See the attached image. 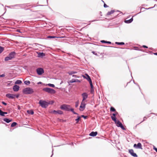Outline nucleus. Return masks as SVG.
Listing matches in <instances>:
<instances>
[{"mask_svg":"<svg viewBox=\"0 0 157 157\" xmlns=\"http://www.w3.org/2000/svg\"><path fill=\"white\" fill-rule=\"evenodd\" d=\"M0 115L2 116H4V112L2 111L1 109H0Z\"/></svg>","mask_w":157,"mask_h":157,"instance_id":"nucleus-31","label":"nucleus"},{"mask_svg":"<svg viewBox=\"0 0 157 157\" xmlns=\"http://www.w3.org/2000/svg\"><path fill=\"white\" fill-rule=\"evenodd\" d=\"M70 106L68 105H63L60 107V108L62 109H64L67 111H70Z\"/></svg>","mask_w":157,"mask_h":157,"instance_id":"nucleus-6","label":"nucleus"},{"mask_svg":"<svg viewBox=\"0 0 157 157\" xmlns=\"http://www.w3.org/2000/svg\"><path fill=\"white\" fill-rule=\"evenodd\" d=\"M48 85L49 86H51V87H55L54 85V84H48Z\"/></svg>","mask_w":157,"mask_h":157,"instance_id":"nucleus-33","label":"nucleus"},{"mask_svg":"<svg viewBox=\"0 0 157 157\" xmlns=\"http://www.w3.org/2000/svg\"><path fill=\"white\" fill-rule=\"evenodd\" d=\"M16 55V53L15 52H12L10 53L9 55L5 58V60L6 61H7L11 60L12 59L14 58Z\"/></svg>","mask_w":157,"mask_h":157,"instance_id":"nucleus-1","label":"nucleus"},{"mask_svg":"<svg viewBox=\"0 0 157 157\" xmlns=\"http://www.w3.org/2000/svg\"><path fill=\"white\" fill-rule=\"evenodd\" d=\"M39 104L43 108H46L48 105V103L45 101L40 100L39 102Z\"/></svg>","mask_w":157,"mask_h":157,"instance_id":"nucleus-4","label":"nucleus"},{"mask_svg":"<svg viewBox=\"0 0 157 157\" xmlns=\"http://www.w3.org/2000/svg\"><path fill=\"white\" fill-rule=\"evenodd\" d=\"M82 101H85L86 99L88 97V94L86 93H84L82 94Z\"/></svg>","mask_w":157,"mask_h":157,"instance_id":"nucleus-11","label":"nucleus"},{"mask_svg":"<svg viewBox=\"0 0 157 157\" xmlns=\"http://www.w3.org/2000/svg\"><path fill=\"white\" fill-rule=\"evenodd\" d=\"M72 77H76V78H79V76H78L76 75H73Z\"/></svg>","mask_w":157,"mask_h":157,"instance_id":"nucleus-41","label":"nucleus"},{"mask_svg":"<svg viewBox=\"0 0 157 157\" xmlns=\"http://www.w3.org/2000/svg\"><path fill=\"white\" fill-rule=\"evenodd\" d=\"M37 53L38 57H42L45 56V54L43 52H38Z\"/></svg>","mask_w":157,"mask_h":157,"instance_id":"nucleus-17","label":"nucleus"},{"mask_svg":"<svg viewBox=\"0 0 157 157\" xmlns=\"http://www.w3.org/2000/svg\"><path fill=\"white\" fill-rule=\"evenodd\" d=\"M117 126L118 127H121L122 129L124 130L125 129L124 128L123 125L122 123L119 121H116V122H115Z\"/></svg>","mask_w":157,"mask_h":157,"instance_id":"nucleus-8","label":"nucleus"},{"mask_svg":"<svg viewBox=\"0 0 157 157\" xmlns=\"http://www.w3.org/2000/svg\"><path fill=\"white\" fill-rule=\"evenodd\" d=\"M43 90L50 94H54L56 92L55 90L49 88H44L43 89Z\"/></svg>","mask_w":157,"mask_h":157,"instance_id":"nucleus-3","label":"nucleus"},{"mask_svg":"<svg viewBox=\"0 0 157 157\" xmlns=\"http://www.w3.org/2000/svg\"><path fill=\"white\" fill-rule=\"evenodd\" d=\"M85 75L86 76V77L85 76L83 75L82 76V77L86 79L89 82L90 84H91L92 83V82L91 80V79L89 76V75H88V74H86Z\"/></svg>","mask_w":157,"mask_h":157,"instance_id":"nucleus-9","label":"nucleus"},{"mask_svg":"<svg viewBox=\"0 0 157 157\" xmlns=\"http://www.w3.org/2000/svg\"><path fill=\"white\" fill-rule=\"evenodd\" d=\"M77 73V72L74 71H71L68 72V74L70 75H72L73 74H75Z\"/></svg>","mask_w":157,"mask_h":157,"instance_id":"nucleus-21","label":"nucleus"},{"mask_svg":"<svg viewBox=\"0 0 157 157\" xmlns=\"http://www.w3.org/2000/svg\"><path fill=\"white\" fill-rule=\"evenodd\" d=\"M117 113H118L117 112H116L115 113H113V114H112L113 116H111V118L112 120L113 121H114V122H116V115Z\"/></svg>","mask_w":157,"mask_h":157,"instance_id":"nucleus-14","label":"nucleus"},{"mask_svg":"<svg viewBox=\"0 0 157 157\" xmlns=\"http://www.w3.org/2000/svg\"><path fill=\"white\" fill-rule=\"evenodd\" d=\"M3 120H4V121L6 122H7V123H9L12 121L11 120H10L8 118H4L3 119Z\"/></svg>","mask_w":157,"mask_h":157,"instance_id":"nucleus-19","label":"nucleus"},{"mask_svg":"<svg viewBox=\"0 0 157 157\" xmlns=\"http://www.w3.org/2000/svg\"><path fill=\"white\" fill-rule=\"evenodd\" d=\"M2 103L3 104H4V105H6V104H7L5 102H4V101H2Z\"/></svg>","mask_w":157,"mask_h":157,"instance_id":"nucleus-43","label":"nucleus"},{"mask_svg":"<svg viewBox=\"0 0 157 157\" xmlns=\"http://www.w3.org/2000/svg\"><path fill=\"white\" fill-rule=\"evenodd\" d=\"M17 108L18 109H20V107L19 105H18L17 106Z\"/></svg>","mask_w":157,"mask_h":157,"instance_id":"nucleus-46","label":"nucleus"},{"mask_svg":"<svg viewBox=\"0 0 157 157\" xmlns=\"http://www.w3.org/2000/svg\"><path fill=\"white\" fill-rule=\"evenodd\" d=\"M70 111L72 112L75 114L78 115V114L77 113L74 112L73 109H72V108H70Z\"/></svg>","mask_w":157,"mask_h":157,"instance_id":"nucleus-28","label":"nucleus"},{"mask_svg":"<svg viewBox=\"0 0 157 157\" xmlns=\"http://www.w3.org/2000/svg\"><path fill=\"white\" fill-rule=\"evenodd\" d=\"M86 103L85 101H82L80 106L79 110L80 111H83L86 107Z\"/></svg>","mask_w":157,"mask_h":157,"instance_id":"nucleus-5","label":"nucleus"},{"mask_svg":"<svg viewBox=\"0 0 157 157\" xmlns=\"http://www.w3.org/2000/svg\"><path fill=\"white\" fill-rule=\"evenodd\" d=\"M98 132H92L89 135L91 136H96Z\"/></svg>","mask_w":157,"mask_h":157,"instance_id":"nucleus-16","label":"nucleus"},{"mask_svg":"<svg viewBox=\"0 0 157 157\" xmlns=\"http://www.w3.org/2000/svg\"><path fill=\"white\" fill-rule=\"evenodd\" d=\"M0 76L1 77H4L5 76V75L4 74H2L0 75Z\"/></svg>","mask_w":157,"mask_h":157,"instance_id":"nucleus-42","label":"nucleus"},{"mask_svg":"<svg viewBox=\"0 0 157 157\" xmlns=\"http://www.w3.org/2000/svg\"><path fill=\"white\" fill-rule=\"evenodd\" d=\"M19 96V94H17V95H15V97H16L17 98H18Z\"/></svg>","mask_w":157,"mask_h":157,"instance_id":"nucleus-44","label":"nucleus"},{"mask_svg":"<svg viewBox=\"0 0 157 157\" xmlns=\"http://www.w3.org/2000/svg\"><path fill=\"white\" fill-rule=\"evenodd\" d=\"M102 42H105L104 40H102L101 41Z\"/></svg>","mask_w":157,"mask_h":157,"instance_id":"nucleus-51","label":"nucleus"},{"mask_svg":"<svg viewBox=\"0 0 157 157\" xmlns=\"http://www.w3.org/2000/svg\"><path fill=\"white\" fill-rule=\"evenodd\" d=\"M19 88V86L17 85H15L13 87V90L14 91H18Z\"/></svg>","mask_w":157,"mask_h":157,"instance_id":"nucleus-15","label":"nucleus"},{"mask_svg":"<svg viewBox=\"0 0 157 157\" xmlns=\"http://www.w3.org/2000/svg\"><path fill=\"white\" fill-rule=\"evenodd\" d=\"M114 11H111L110 12H108L107 14L108 15H110V14L113 13Z\"/></svg>","mask_w":157,"mask_h":157,"instance_id":"nucleus-35","label":"nucleus"},{"mask_svg":"<svg viewBox=\"0 0 157 157\" xmlns=\"http://www.w3.org/2000/svg\"><path fill=\"white\" fill-rule=\"evenodd\" d=\"M69 82L70 83H73L75 82V79H73L70 81Z\"/></svg>","mask_w":157,"mask_h":157,"instance_id":"nucleus-32","label":"nucleus"},{"mask_svg":"<svg viewBox=\"0 0 157 157\" xmlns=\"http://www.w3.org/2000/svg\"><path fill=\"white\" fill-rule=\"evenodd\" d=\"M106 6V5L104 4V7H105Z\"/></svg>","mask_w":157,"mask_h":157,"instance_id":"nucleus-54","label":"nucleus"},{"mask_svg":"<svg viewBox=\"0 0 157 157\" xmlns=\"http://www.w3.org/2000/svg\"><path fill=\"white\" fill-rule=\"evenodd\" d=\"M108 43H110V42H108Z\"/></svg>","mask_w":157,"mask_h":157,"instance_id":"nucleus-55","label":"nucleus"},{"mask_svg":"<svg viewBox=\"0 0 157 157\" xmlns=\"http://www.w3.org/2000/svg\"><path fill=\"white\" fill-rule=\"evenodd\" d=\"M143 47L144 48H148L147 47V46H143Z\"/></svg>","mask_w":157,"mask_h":157,"instance_id":"nucleus-45","label":"nucleus"},{"mask_svg":"<svg viewBox=\"0 0 157 157\" xmlns=\"http://www.w3.org/2000/svg\"><path fill=\"white\" fill-rule=\"evenodd\" d=\"M30 82L29 81H26L24 82V83L26 85H29L30 84Z\"/></svg>","mask_w":157,"mask_h":157,"instance_id":"nucleus-26","label":"nucleus"},{"mask_svg":"<svg viewBox=\"0 0 157 157\" xmlns=\"http://www.w3.org/2000/svg\"><path fill=\"white\" fill-rule=\"evenodd\" d=\"M92 52L94 54L97 55L96 54H95V52Z\"/></svg>","mask_w":157,"mask_h":157,"instance_id":"nucleus-50","label":"nucleus"},{"mask_svg":"<svg viewBox=\"0 0 157 157\" xmlns=\"http://www.w3.org/2000/svg\"><path fill=\"white\" fill-rule=\"evenodd\" d=\"M90 86H91V89H90V93L91 94H93L94 92V89H93V85L92 83L91 84H90Z\"/></svg>","mask_w":157,"mask_h":157,"instance_id":"nucleus-18","label":"nucleus"},{"mask_svg":"<svg viewBox=\"0 0 157 157\" xmlns=\"http://www.w3.org/2000/svg\"><path fill=\"white\" fill-rule=\"evenodd\" d=\"M154 54L155 55H157V52L155 53Z\"/></svg>","mask_w":157,"mask_h":157,"instance_id":"nucleus-52","label":"nucleus"},{"mask_svg":"<svg viewBox=\"0 0 157 157\" xmlns=\"http://www.w3.org/2000/svg\"><path fill=\"white\" fill-rule=\"evenodd\" d=\"M7 112H4V114H7Z\"/></svg>","mask_w":157,"mask_h":157,"instance_id":"nucleus-48","label":"nucleus"},{"mask_svg":"<svg viewBox=\"0 0 157 157\" xmlns=\"http://www.w3.org/2000/svg\"><path fill=\"white\" fill-rule=\"evenodd\" d=\"M81 117H83L84 119H86V117H87V116H85L84 115H82L81 116Z\"/></svg>","mask_w":157,"mask_h":157,"instance_id":"nucleus-39","label":"nucleus"},{"mask_svg":"<svg viewBox=\"0 0 157 157\" xmlns=\"http://www.w3.org/2000/svg\"><path fill=\"white\" fill-rule=\"evenodd\" d=\"M129 153L133 156L135 157H137V155L134 152V151L133 149H129L128 150Z\"/></svg>","mask_w":157,"mask_h":157,"instance_id":"nucleus-12","label":"nucleus"},{"mask_svg":"<svg viewBox=\"0 0 157 157\" xmlns=\"http://www.w3.org/2000/svg\"><path fill=\"white\" fill-rule=\"evenodd\" d=\"M36 72L37 74L39 75H42L44 73V69L41 68H37L36 69Z\"/></svg>","mask_w":157,"mask_h":157,"instance_id":"nucleus-7","label":"nucleus"},{"mask_svg":"<svg viewBox=\"0 0 157 157\" xmlns=\"http://www.w3.org/2000/svg\"><path fill=\"white\" fill-rule=\"evenodd\" d=\"M6 97L10 98H14L15 97V95L8 94H6Z\"/></svg>","mask_w":157,"mask_h":157,"instance_id":"nucleus-13","label":"nucleus"},{"mask_svg":"<svg viewBox=\"0 0 157 157\" xmlns=\"http://www.w3.org/2000/svg\"><path fill=\"white\" fill-rule=\"evenodd\" d=\"M110 111H113V112H115L116 111V109H115L113 107H111L110 108Z\"/></svg>","mask_w":157,"mask_h":157,"instance_id":"nucleus-27","label":"nucleus"},{"mask_svg":"<svg viewBox=\"0 0 157 157\" xmlns=\"http://www.w3.org/2000/svg\"><path fill=\"white\" fill-rule=\"evenodd\" d=\"M21 83H22L21 81L20 80H17L16 81V82H15V83L16 84H20Z\"/></svg>","mask_w":157,"mask_h":157,"instance_id":"nucleus-23","label":"nucleus"},{"mask_svg":"<svg viewBox=\"0 0 157 157\" xmlns=\"http://www.w3.org/2000/svg\"><path fill=\"white\" fill-rule=\"evenodd\" d=\"M3 50H0V53H2L3 52Z\"/></svg>","mask_w":157,"mask_h":157,"instance_id":"nucleus-47","label":"nucleus"},{"mask_svg":"<svg viewBox=\"0 0 157 157\" xmlns=\"http://www.w3.org/2000/svg\"><path fill=\"white\" fill-rule=\"evenodd\" d=\"M17 124V123L14 122L11 125V127H14Z\"/></svg>","mask_w":157,"mask_h":157,"instance_id":"nucleus-24","label":"nucleus"},{"mask_svg":"<svg viewBox=\"0 0 157 157\" xmlns=\"http://www.w3.org/2000/svg\"><path fill=\"white\" fill-rule=\"evenodd\" d=\"M153 149L157 152V148L155 146H153Z\"/></svg>","mask_w":157,"mask_h":157,"instance_id":"nucleus-38","label":"nucleus"},{"mask_svg":"<svg viewBox=\"0 0 157 157\" xmlns=\"http://www.w3.org/2000/svg\"><path fill=\"white\" fill-rule=\"evenodd\" d=\"M34 92L33 89L30 87H27L23 90V93L25 94H31Z\"/></svg>","mask_w":157,"mask_h":157,"instance_id":"nucleus-2","label":"nucleus"},{"mask_svg":"<svg viewBox=\"0 0 157 157\" xmlns=\"http://www.w3.org/2000/svg\"><path fill=\"white\" fill-rule=\"evenodd\" d=\"M116 44H124V43H123V42H121V43L116 42Z\"/></svg>","mask_w":157,"mask_h":157,"instance_id":"nucleus-36","label":"nucleus"},{"mask_svg":"<svg viewBox=\"0 0 157 157\" xmlns=\"http://www.w3.org/2000/svg\"><path fill=\"white\" fill-rule=\"evenodd\" d=\"M81 118V117L80 116H78V118L75 119V121H77L76 123H77L78 121L80 120Z\"/></svg>","mask_w":157,"mask_h":157,"instance_id":"nucleus-29","label":"nucleus"},{"mask_svg":"<svg viewBox=\"0 0 157 157\" xmlns=\"http://www.w3.org/2000/svg\"><path fill=\"white\" fill-rule=\"evenodd\" d=\"M78 104H79V102L78 101H77V102H76L75 105V106L76 107H77L78 106Z\"/></svg>","mask_w":157,"mask_h":157,"instance_id":"nucleus-34","label":"nucleus"},{"mask_svg":"<svg viewBox=\"0 0 157 157\" xmlns=\"http://www.w3.org/2000/svg\"><path fill=\"white\" fill-rule=\"evenodd\" d=\"M27 112L28 114L33 115L34 113V112L32 110H28L27 111Z\"/></svg>","mask_w":157,"mask_h":157,"instance_id":"nucleus-20","label":"nucleus"},{"mask_svg":"<svg viewBox=\"0 0 157 157\" xmlns=\"http://www.w3.org/2000/svg\"><path fill=\"white\" fill-rule=\"evenodd\" d=\"M75 82H80L81 81L78 79H75Z\"/></svg>","mask_w":157,"mask_h":157,"instance_id":"nucleus-37","label":"nucleus"},{"mask_svg":"<svg viewBox=\"0 0 157 157\" xmlns=\"http://www.w3.org/2000/svg\"><path fill=\"white\" fill-rule=\"evenodd\" d=\"M132 21H133V19L132 18H131L129 20H125L124 21V22L126 23H131V22H132Z\"/></svg>","mask_w":157,"mask_h":157,"instance_id":"nucleus-22","label":"nucleus"},{"mask_svg":"<svg viewBox=\"0 0 157 157\" xmlns=\"http://www.w3.org/2000/svg\"><path fill=\"white\" fill-rule=\"evenodd\" d=\"M63 112L61 110H59L56 111V113H58V114H63Z\"/></svg>","mask_w":157,"mask_h":157,"instance_id":"nucleus-25","label":"nucleus"},{"mask_svg":"<svg viewBox=\"0 0 157 157\" xmlns=\"http://www.w3.org/2000/svg\"><path fill=\"white\" fill-rule=\"evenodd\" d=\"M41 83V82H39L38 83V84H40V83Z\"/></svg>","mask_w":157,"mask_h":157,"instance_id":"nucleus-53","label":"nucleus"},{"mask_svg":"<svg viewBox=\"0 0 157 157\" xmlns=\"http://www.w3.org/2000/svg\"><path fill=\"white\" fill-rule=\"evenodd\" d=\"M48 37L49 38H56V37L54 36H48Z\"/></svg>","mask_w":157,"mask_h":157,"instance_id":"nucleus-40","label":"nucleus"},{"mask_svg":"<svg viewBox=\"0 0 157 157\" xmlns=\"http://www.w3.org/2000/svg\"><path fill=\"white\" fill-rule=\"evenodd\" d=\"M4 48H2L1 46H0V49H3Z\"/></svg>","mask_w":157,"mask_h":157,"instance_id":"nucleus-49","label":"nucleus"},{"mask_svg":"<svg viewBox=\"0 0 157 157\" xmlns=\"http://www.w3.org/2000/svg\"><path fill=\"white\" fill-rule=\"evenodd\" d=\"M49 112L52 113H56V110H51L49 111Z\"/></svg>","mask_w":157,"mask_h":157,"instance_id":"nucleus-30","label":"nucleus"},{"mask_svg":"<svg viewBox=\"0 0 157 157\" xmlns=\"http://www.w3.org/2000/svg\"><path fill=\"white\" fill-rule=\"evenodd\" d=\"M133 147L136 149H142V146L141 144L140 143H139L137 144H134L133 145Z\"/></svg>","mask_w":157,"mask_h":157,"instance_id":"nucleus-10","label":"nucleus"}]
</instances>
